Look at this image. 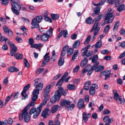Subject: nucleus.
Masks as SVG:
<instances>
[{"label":"nucleus","mask_w":125,"mask_h":125,"mask_svg":"<svg viewBox=\"0 0 125 125\" xmlns=\"http://www.w3.org/2000/svg\"><path fill=\"white\" fill-rule=\"evenodd\" d=\"M9 41H9L8 40L7 42L9 44V45L11 48V49L10 50H14L15 49H15H17V47L14 44L10 43Z\"/></svg>","instance_id":"a18cd8bd"},{"label":"nucleus","mask_w":125,"mask_h":125,"mask_svg":"<svg viewBox=\"0 0 125 125\" xmlns=\"http://www.w3.org/2000/svg\"><path fill=\"white\" fill-rule=\"evenodd\" d=\"M8 71L11 72H16L19 71V70L16 67L13 66H10L8 69Z\"/></svg>","instance_id":"a211bd4d"},{"label":"nucleus","mask_w":125,"mask_h":125,"mask_svg":"<svg viewBox=\"0 0 125 125\" xmlns=\"http://www.w3.org/2000/svg\"><path fill=\"white\" fill-rule=\"evenodd\" d=\"M100 8L99 7H96L94 9V11L95 14L98 15L100 12Z\"/></svg>","instance_id":"bf43d9fd"},{"label":"nucleus","mask_w":125,"mask_h":125,"mask_svg":"<svg viewBox=\"0 0 125 125\" xmlns=\"http://www.w3.org/2000/svg\"><path fill=\"white\" fill-rule=\"evenodd\" d=\"M111 72V70H110L109 71L106 70L101 73L102 75L105 76V80H107L110 78V75L112 74L110 73Z\"/></svg>","instance_id":"f8f14e48"},{"label":"nucleus","mask_w":125,"mask_h":125,"mask_svg":"<svg viewBox=\"0 0 125 125\" xmlns=\"http://www.w3.org/2000/svg\"><path fill=\"white\" fill-rule=\"evenodd\" d=\"M51 87L50 85H48L46 87L44 90L43 94V96L44 97L46 98L47 97H49V95H48L49 93V89H50Z\"/></svg>","instance_id":"4468645a"},{"label":"nucleus","mask_w":125,"mask_h":125,"mask_svg":"<svg viewBox=\"0 0 125 125\" xmlns=\"http://www.w3.org/2000/svg\"><path fill=\"white\" fill-rule=\"evenodd\" d=\"M90 47V45H88L86 47H85L82 50V53H84L86 51H87L88 50V49Z\"/></svg>","instance_id":"69168bd1"},{"label":"nucleus","mask_w":125,"mask_h":125,"mask_svg":"<svg viewBox=\"0 0 125 125\" xmlns=\"http://www.w3.org/2000/svg\"><path fill=\"white\" fill-rule=\"evenodd\" d=\"M104 69V67L103 66L99 65L95 68V72H98L103 70Z\"/></svg>","instance_id":"c756f323"},{"label":"nucleus","mask_w":125,"mask_h":125,"mask_svg":"<svg viewBox=\"0 0 125 125\" xmlns=\"http://www.w3.org/2000/svg\"><path fill=\"white\" fill-rule=\"evenodd\" d=\"M1 1V3L2 5H6L9 3L8 0H0Z\"/></svg>","instance_id":"680f3d73"},{"label":"nucleus","mask_w":125,"mask_h":125,"mask_svg":"<svg viewBox=\"0 0 125 125\" xmlns=\"http://www.w3.org/2000/svg\"><path fill=\"white\" fill-rule=\"evenodd\" d=\"M93 52L91 51H86V57L87 58L89 57L92 54Z\"/></svg>","instance_id":"6e6d98bb"},{"label":"nucleus","mask_w":125,"mask_h":125,"mask_svg":"<svg viewBox=\"0 0 125 125\" xmlns=\"http://www.w3.org/2000/svg\"><path fill=\"white\" fill-rule=\"evenodd\" d=\"M58 105H55L53 106L51 108V112L52 113L55 112L58 110L59 107Z\"/></svg>","instance_id":"473e14b6"},{"label":"nucleus","mask_w":125,"mask_h":125,"mask_svg":"<svg viewBox=\"0 0 125 125\" xmlns=\"http://www.w3.org/2000/svg\"><path fill=\"white\" fill-rule=\"evenodd\" d=\"M64 63V58L62 57H60L58 62L59 66H61L63 65Z\"/></svg>","instance_id":"f704fd0d"},{"label":"nucleus","mask_w":125,"mask_h":125,"mask_svg":"<svg viewBox=\"0 0 125 125\" xmlns=\"http://www.w3.org/2000/svg\"><path fill=\"white\" fill-rule=\"evenodd\" d=\"M42 88V84H40L38 86H36V89H34L32 92V100L36 101L38 98V95L39 93V91L41 90Z\"/></svg>","instance_id":"20e7f679"},{"label":"nucleus","mask_w":125,"mask_h":125,"mask_svg":"<svg viewBox=\"0 0 125 125\" xmlns=\"http://www.w3.org/2000/svg\"><path fill=\"white\" fill-rule=\"evenodd\" d=\"M60 97L55 93L53 96L50 99V101L52 103H55L57 101L60 100Z\"/></svg>","instance_id":"dca6fc26"},{"label":"nucleus","mask_w":125,"mask_h":125,"mask_svg":"<svg viewBox=\"0 0 125 125\" xmlns=\"http://www.w3.org/2000/svg\"><path fill=\"white\" fill-rule=\"evenodd\" d=\"M94 21V20L90 17H89L87 18L85 20V23L88 24H91L93 23Z\"/></svg>","instance_id":"b1692460"},{"label":"nucleus","mask_w":125,"mask_h":125,"mask_svg":"<svg viewBox=\"0 0 125 125\" xmlns=\"http://www.w3.org/2000/svg\"><path fill=\"white\" fill-rule=\"evenodd\" d=\"M47 14L46 13H45L44 14V18L45 20L47 21H49V22H52V19L49 17L47 16Z\"/></svg>","instance_id":"58836bf2"},{"label":"nucleus","mask_w":125,"mask_h":125,"mask_svg":"<svg viewBox=\"0 0 125 125\" xmlns=\"http://www.w3.org/2000/svg\"><path fill=\"white\" fill-rule=\"evenodd\" d=\"M6 121H7V125L8 124H11L13 122V119L10 118H9L7 120H6Z\"/></svg>","instance_id":"338daca9"},{"label":"nucleus","mask_w":125,"mask_h":125,"mask_svg":"<svg viewBox=\"0 0 125 125\" xmlns=\"http://www.w3.org/2000/svg\"><path fill=\"white\" fill-rule=\"evenodd\" d=\"M53 31V29L52 28H51L47 31L46 34L48 35L49 37H51L52 35Z\"/></svg>","instance_id":"4c0bfd02"},{"label":"nucleus","mask_w":125,"mask_h":125,"mask_svg":"<svg viewBox=\"0 0 125 125\" xmlns=\"http://www.w3.org/2000/svg\"><path fill=\"white\" fill-rule=\"evenodd\" d=\"M35 103L36 101L32 100L31 103H29L24 109L28 110L30 106L32 107L34 106L36 104Z\"/></svg>","instance_id":"4be33fe9"},{"label":"nucleus","mask_w":125,"mask_h":125,"mask_svg":"<svg viewBox=\"0 0 125 125\" xmlns=\"http://www.w3.org/2000/svg\"><path fill=\"white\" fill-rule=\"evenodd\" d=\"M75 107V104H72L68 105L67 107H66L65 109L68 111H71Z\"/></svg>","instance_id":"5701e85b"},{"label":"nucleus","mask_w":125,"mask_h":125,"mask_svg":"<svg viewBox=\"0 0 125 125\" xmlns=\"http://www.w3.org/2000/svg\"><path fill=\"white\" fill-rule=\"evenodd\" d=\"M24 62L26 67L29 68V67L30 64L28 61L25 58L24 59Z\"/></svg>","instance_id":"864d4df0"},{"label":"nucleus","mask_w":125,"mask_h":125,"mask_svg":"<svg viewBox=\"0 0 125 125\" xmlns=\"http://www.w3.org/2000/svg\"><path fill=\"white\" fill-rule=\"evenodd\" d=\"M110 28V25H107L104 28V32L106 33L108 31Z\"/></svg>","instance_id":"0e129e2a"},{"label":"nucleus","mask_w":125,"mask_h":125,"mask_svg":"<svg viewBox=\"0 0 125 125\" xmlns=\"http://www.w3.org/2000/svg\"><path fill=\"white\" fill-rule=\"evenodd\" d=\"M68 48V46L67 45H65L63 48L61 53V55L62 56H64L66 53V51H67Z\"/></svg>","instance_id":"aec40b11"},{"label":"nucleus","mask_w":125,"mask_h":125,"mask_svg":"<svg viewBox=\"0 0 125 125\" xmlns=\"http://www.w3.org/2000/svg\"><path fill=\"white\" fill-rule=\"evenodd\" d=\"M119 21H117L116 22L113 29V31L116 30H117L118 27L119 25Z\"/></svg>","instance_id":"052dcab7"},{"label":"nucleus","mask_w":125,"mask_h":125,"mask_svg":"<svg viewBox=\"0 0 125 125\" xmlns=\"http://www.w3.org/2000/svg\"><path fill=\"white\" fill-rule=\"evenodd\" d=\"M43 58L44 59V60L42 63L41 66L42 67H44L46 63L49 62L50 57L49 56H48L45 58L43 57Z\"/></svg>","instance_id":"393cba45"},{"label":"nucleus","mask_w":125,"mask_h":125,"mask_svg":"<svg viewBox=\"0 0 125 125\" xmlns=\"http://www.w3.org/2000/svg\"><path fill=\"white\" fill-rule=\"evenodd\" d=\"M30 87V84H28L24 87L23 90L21 93V95L22 96L21 98L22 99H25L28 98V96L26 94V92L29 88Z\"/></svg>","instance_id":"1a4fd4ad"},{"label":"nucleus","mask_w":125,"mask_h":125,"mask_svg":"<svg viewBox=\"0 0 125 125\" xmlns=\"http://www.w3.org/2000/svg\"><path fill=\"white\" fill-rule=\"evenodd\" d=\"M17 51V49H15L14 50H10V54L12 56H14L15 54V52Z\"/></svg>","instance_id":"5fc2aeb1"},{"label":"nucleus","mask_w":125,"mask_h":125,"mask_svg":"<svg viewBox=\"0 0 125 125\" xmlns=\"http://www.w3.org/2000/svg\"><path fill=\"white\" fill-rule=\"evenodd\" d=\"M39 79H36L34 81L35 84H34V85L35 87H36V86H38L40 84H42V86H43V84L41 83H40L39 84H38V83L39 82Z\"/></svg>","instance_id":"13d9d810"},{"label":"nucleus","mask_w":125,"mask_h":125,"mask_svg":"<svg viewBox=\"0 0 125 125\" xmlns=\"http://www.w3.org/2000/svg\"><path fill=\"white\" fill-rule=\"evenodd\" d=\"M125 10V5L124 4L120 5L118 7L117 10L119 12Z\"/></svg>","instance_id":"72a5a7b5"},{"label":"nucleus","mask_w":125,"mask_h":125,"mask_svg":"<svg viewBox=\"0 0 125 125\" xmlns=\"http://www.w3.org/2000/svg\"><path fill=\"white\" fill-rule=\"evenodd\" d=\"M43 45L41 43H39L37 44H33L32 45H31L30 47L32 48H35V49H37L40 47H42Z\"/></svg>","instance_id":"2f4dec72"},{"label":"nucleus","mask_w":125,"mask_h":125,"mask_svg":"<svg viewBox=\"0 0 125 125\" xmlns=\"http://www.w3.org/2000/svg\"><path fill=\"white\" fill-rule=\"evenodd\" d=\"M17 2H15L11 3L12 7H11V9L14 14L17 15H19L20 14L19 11L21 9V6Z\"/></svg>","instance_id":"7ed1b4c3"},{"label":"nucleus","mask_w":125,"mask_h":125,"mask_svg":"<svg viewBox=\"0 0 125 125\" xmlns=\"http://www.w3.org/2000/svg\"><path fill=\"white\" fill-rule=\"evenodd\" d=\"M67 87L68 89L71 90H74L76 87L73 84H69L67 85Z\"/></svg>","instance_id":"79ce46f5"},{"label":"nucleus","mask_w":125,"mask_h":125,"mask_svg":"<svg viewBox=\"0 0 125 125\" xmlns=\"http://www.w3.org/2000/svg\"><path fill=\"white\" fill-rule=\"evenodd\" d=\"M49 37L46 33L43 34L41 37V40L43 41H47L49 38Z\"/></svg>","instance_id":"bb28decb"},{"label":"nucleus","mask_w":125,"mask_h":125,"mask_svg":"<svg viewBox=\"0 0 125 125\" xmlns=\"http://www.w3.org/2000/svg\"><path fill=\"white\" fill-rule=\"evenodd\" d=\"M78 52H79L78 50H76L75 51L72 57V61H73L76 59V58L78 54Z\"/></svg>","instance_id":"a19ab883"},{"label":"nucleus","mask_w":125,"mask_h":125,"mask_svg":"<svg viewBox=\"0 0 125 125\" xmlns=\"http://www.w3.org/2000/svg\"><path fill=\"white\" fill-rule=\"evenodd\" d=\"M91 84V82L89 81L86 83L84 86V89L85 90L88 91L89 89V87Z\"/></svg>","instance_id":"cd10ccee"},{"label":"nucleus","mask_w":125,"mask_h":125,"mask_svg":"<svg viewBox=\"0 0 125 125\" xmlns=\"http://www.w3.org/2000/svg\"><path fill=\"white\" fill-rule=\"evenodd\" d=\"M73 49L72 48H70L67 51V55H71L74 52Z\"/></svg>","instance_id":"3c124183"},{"label":"nucleus","mask_w":125,"mask_h":125,"mask_svg":"<svg viewBox=\"0 0 125 125\" xmlns=\"http://www.w3.org/2000/svg\"><path fill=\"white\" fill-rule=\"evenodd\" d=\"M38 23H39L35 20V19H34L32 20L31 24L33 26L37 28L39 27V26Z\"/></svg>","instance_id":"412c9836"},{"label":"nucleus","mask_w":125,"mask_h":125,"mask_svg":"<svg viewBox=\"0 0 125 125\" xmlns=\"http://www.w3.org/2000/svg\"><path fill=\"white\" fill-rule=\"evenodd\" d=\"M84 100L83 99H81L78 101L77 104V107L79 109L84 108L85 105L83 104Z\"/></svg>","instance_id":"ddd939ff"},{"label":"nucleus","mask_w":125,"mask_h":125,"mask_svg":"<svg viewBox=\"0 0 125 125\" xmlns=\"http://www.w3.org/2000/svg\"><path fill=\"white\" fill-rule=\"evenodd\" d=\"M102 17V15L101 14H100L98 15L95 18V21L96 22L98 21H99Z\"/></svg>","instance_id":"e2e57ef3"},{"label":"nucleus","mask_w":125,"mask_h":125,"mask_svg":"<svg viewBox=\"0 0 125 125\" xmlns=\"http://www.w3.org/2000/svg\"><path fill=\"white\" fill-rule=\"evenodd\" d=\"M8 40L9 41V40L6 39L4 37L2 36L1 34L0 33V41L2 42L5 41L6 43Z\"/></svg>","instance_id":"c03bdc74"},{"label":"nucleus","mask_w":125,"mask_h":125,"mask_svg":"<svg viewBox=\"0 0 125 125\" xmlns=\"http://www.w3.org/2000/svg\"><path fill=\"white\" fill-rule=\"evenodd\" d=\"M99 23L98 22H95L93 26V28L91 32H92L94 30H95V31L94 33V35L93 37V39L95 38L96 36L97 35L100 29V28L99 26Z\"/></svg>","instance_id":"6e6552de"},{"label":"nucleus","mask_w":125,"mask_h":125,"mask_svg":"<svg viewBox=\"0 0 125 125\" xmlns=\"http://www.w3.org/2000/svg\"><path fill=\"white\" fill-rule=\"evenodd\" d=\"M42 108V104H40L39 106L36 108L34 107L31 108L30 110L29 114L31 115L34 113L33 117L34 118H36L39 115L41 111Z\"/></svg>","instance_id":"f03ea898"},{"label":"nucleus","mask_w":125,"mask_h":125,"mask_svg":"<svg viewBox=\"0 0 125 125\" xmlns=\"http://www.w3.org/2000/svg\"><path fill=\"white\" fill-rule=\"evenodd\" d=\"M91 38V36L90 35L88 36L84 42V44L85 45H86L88 44L90 41Z\"/></svg>","instance_id":"49530a36"},{"label":"nucleus","mask_w":125,"mask_h":125,"mask_svg":"<svg viewBox=\"0 0 125 125\" xmlns=\"http://www.w3.org/2000/svg\"><path fill=\"white\" fill-rule=\"evenodd\" d=\"M102 45V42L100 41H98L97 42L95 45H92V47L93 48L95 47L97 48H99L101 47Z\"/></svg>","instance_id":"a878e982"},{"label":"nucleus","mask_w":125,"mask_h":125,"mask_svg":"<svg viewBox=\"0 0 125 125\" xmlns=\"http://www.w3.org/2000/svg\"><path fill=\"white\" fill-rule=\"evenodd\" d=\"M3 30L6 33H7L8 31L10 29H9V28L6 26L4 25L3 27Z\"/></svg>","instance_id":"4d7b16f0"},{"label":"nucleus","mask_w":125,"mask_h":125,"mask_svg":"<svg viewBox=\"0 0 125 125\" xmlns=\"http://www.w3.org/2000/svg\"><path fill=\"white\" fill-rule=\"evenodd\" d=\"M64 80L61 78L58 81L56 84L57 86H61L62 85V83L63 82Z\"/></svg>","instance_id":"603ef678"},{"label":"nucleus","mask_w":125,"mask_h":125,"mask_svg":"<svg viewBox=\"0 0 125 125\" xmlns=\"http://www.w3.org/2000/svg\"><path fill=\"white\" fill-rule=\"evenodd\" d=\"M88 60L87 58H84V59L82 61L81 66L82 67H84L87 63Z\"/></svg>","instance_id":"7c9ffc66"},{"label":"nucleus","mask_w":125,"mask_h":125,"mask_svg":"<svg viewBox=\"0 0 125 125\" xmlns=\"http://www.w3.org/2000/svg\"><path fill=\"white\" fill-rule=\"evenodd\" d=\"M49 109L48 108H46L42 112L41 115L44 118L47 117L48 116V114Z\"/></svg>","instance_id":"f3484780"},{"label":"nucleus","mask_w":125,"mask_h":125,"mask_svg":"<svg viewBox=\"0 0 125 125\" xmlns=\"http://www.w3.org/2000/svg\"><path fill=\"white\" fill-rule=\"evenodd\" d=\"M27 110L24 109L21 113L19 115V118L20 120H21L23 119L24 122H29L30 120V116L28 114Z\"/></svg>","instance_id":"f257e3e1"},{"label":"nucleus","mask_w":125,"mask_h":125,"mask_svg":"<svg viewBox=\"0 0 125 125\" xmlns=\"http://www.w3.org/2000/svg\"><path fill=\"white\" fill-rule=\"evenodd\" d=\"M51 16L52 18L54 20H56L58 19L59 17V15L54 14H51Z\"/></svg>","instance_id":"e433bc0d"},{"label":"nucleus","mask_w":125,"mask_h":125,"mask_svg":"<svg viewBox=\"0 0 125 125\" xmlns=\"http://www.w3.org/2000/svg\"><path fill=\"white\" fill-rule=\"evenodd\" d=\"M14 56L16 59L18 60L22 59L23 58V56L22 54L18 53H15Z\"/></svg>","instance_id":"c9c22d12"},{"label":"nucleus","mask_w":125,"mask_h":125,"mask_svg":"<svg viewBox=\"0 0 125 125\" xmlns=\"http://www.w3.org/2000/svg\"><path fill=\"white\" fill-rule=\"evenodd\" d=\"M88 118L87 116L86 113H84L83 115V121H84L85 122H86L88 120Z\"/></svg>","instance_id":"ea45409f"},{"label":"nucleus","mask_w":125,"mask_h":125,"mask_svg":"<svg viewBox=\"0 0 125 125\" xmlns=\"http://www.w3.org/2000/svg\"><path fill=\"white\" fill-rule=\"evenodd\" d=\"M62 35H63L64 37L65 38H66L68 36V33L66 30H62L61 31L58 36L56 38V41H58L62 37Z\"/></svg>","instance_id":"9d476101"},{"label":"nucleus","mask_w":125,"mask_h":125,"mask_svg":"<svg viewBox=\"0 0 125 125\" xmlns=\"http://www.w3.org/2000/svg\"><path fill=\"white\" fill-rule=\"evenodd\" d=\"M80 42L79 40H77L75 42L73 45V47L74 49L77 48L80 44Z\"/></svg>","instance_id":"c85d7f7f"},{"label":"nucleus","mask_w":125,"mask_h":125,"mask_svg":"<svg viewBox=\"0 0 125 125\" xmlns=\"http://www.w3.org/2000/svg\"><path fill=\"white\" fill-rule=\"evenodd\" d=\"M34 19H35L38 23H39L42 20L43 17L42 16L40 15L37 16L36 18Z\"/></svg>","instance_id":"37998d69"},{"label":"nucleus","mask_w":125,"mask_h":125,"mask_svg":"<svg viewBox=\"0 0 125 125\" xmlns=\"http://www.w3.org/2000/svg\"><path fill=\"white\" fill-rule=\"evenodd\" d=\"M108 11L109 12L105 19V20H107V23L111 22L115 17V16L113 14L114 11L111 9H108Z\"/></svg>","instance_id":"39448f33"},{"label":"nucleus","mask_w":125,"mask_h":125,"mask_svg":"<svg viewBox=\"0 0 125 125\" xmlns=\"http://www.w3.org/2000/svg\"><path fill=\"white\" fill-rule=\"evenodd\" d=\"M105 0H102L99 3L96 4L95 3L93 2V5L94 6H98V5H103V4L105 2Z\"/></svg>","instance_id":"8fccbe9b"},{"label":"nucleus","mask_w":125,"mask_h":125,"mask_svg":"<svg viewBox=\"0 0 125 125\" xmlns=\"http://www.w3.org/2000/svg\"><path fill=\"white\" fill-rule=\"evenodd\" d=\"M98 56L95 55L92 58V62L93 63V65H95L96 67L99 64V62L97 61L98 59Z\"/></svg>","instance_id":"2eb2a0df"},{"label":"nucleus","mask_w":125,"mask_h":125,"mask_svg":"<svg viewBox=\"0 0 125 125\" xmlns=\"http://www.w3.org/2000/svg\"><path fill=\"white\" fill-rule=\"evenodd\" d=\"M89 93L90 95H94L95 93V89L92 87H90L89 91Z\"/></svg>","instance_id":"09e8293b"},{"label":"nucleus","mask_w":125,"mask_h":125,"mask_svg":"<svg viewBox=\"0 0 125 125\" xmlns=\"http://www.w3.org/2000/svg\"><path fill=\"white\" fill-rule=\"evenodd\" d=\"M71 103V101L69 100L63 99L61 101L60 104L61 106L66 107L70 104Z\"/></svg>","instance_id":"9b49d317"},{"label":"nucleus","mask_w":125,"mask_h":125,"mask_svg":"<svg viewBox=\"0 0 125 125\" xmlns=\"http://www.w3.org/2000/svg\"><path fill=\"white\" fill-rule=\"evenodd\" d=\"M58 90L56 91L55 94L60 97L62 95L65 96L68 92V89L64 90V89L62 87H58Z\"/></svg>","instance_id":"0eeeda50"},{"label":"nucleus","mask_w":125,"mask_h":125,"mask_svg":"<svg viewBox=\"0 0 125 125\" xmlns=\"http://www.w3.org/2000/svg\"><path fill=\"white\" fill-rule=\"evenodd\" d=\"M95 66L93 65V66H92L90 65H87L86 67L83 70V73L84 74L86 72H88L87 75H91L96 67Z\"/></svg>","instance_id":"423d86ee"},{"label":"nucleus","mask_w":125,"mask_h":125,"mask_svg":"<svg viewBox=\"0 0 125 125\" xmlns=\"http://www.w3.org/2000/svg\"><path fill=\"white\" fill-rule=\"evenodd\" d=\"M50 98L49 97H44V98L43 101V104L45 105L47 101H48L49 99Z\"/></svg>","instance_id":"774afa93"},{"label":"nucleus","mask_w":125,"mask_h":125,"mask_svg":"<svg viewBox=\"0 0 125 125\" xmlns=\"http://www.w3.org/2000/svg\"><path fill=\"white\" fill-rule=\"evenodd\" d=\"M13 93H12L10 95L8 96H7L5 100V105L9 101L10 99L11 98L13 95Z\"/></svg>","instance_id":"de8ad7c7"},{"label":"nucleus","mask_w":125,"mask_h":125,"mask_svg":"<svg viewBox=\"0 0 125 125\" xmlns=\"http://www.w3.org/2000/svg\"><path fill=\"white\" fill-rule=\"evenodd\" d=\"M113 93L114 94V98L115 100L116 101H118L120 98L119 95L117 93V90H114L113 91Z\"/></svg>","instance_id":"6ab92c4d"}]
</instances>
